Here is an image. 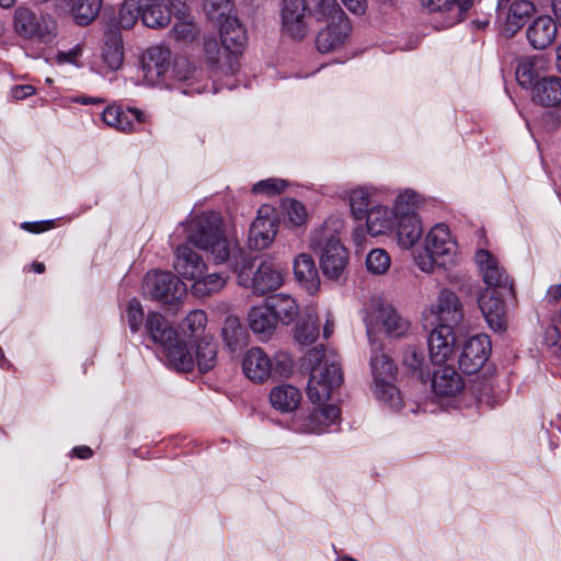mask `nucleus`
<instances>
[{
    "mask_svg": "<svg viewBox=\"0 0 561 561\" xmlns=\"http://www.w3.org/2000/svg\"><path fill=\"white\" fill-rule=\"evenodd\" d=\"M409 322L403 319L390 305L376 307L366 318V329L369 342H378L377 330L382 329L390 336H402L409 330Z\"/></svg>",
    "mask_w": 561,
    "mask_h": 561,
    "instance_id": "nucleus-13",
    "label": "nucleus"
},
{
    "mask_svg": "<svg viewBox=\"0 0 561 561\" xmlns=\"http://www.w3.org/2000/svg\"><path fill=\"white\" fill-rule=\"evenodd\" d=\"M376 191L368 186H357L347 193L351 213L356 219H364L373 206H375Z\"/></svg>",
    "mask_w": 561,
    "mask_h": 561,
    "instance_id": "nucleus-38",
    "label": "nucleus"
},
{
    "mask_svg": "<svg viewBox=\"0 0 561 561\" xmlns=\"http://www.w3.org/2000/svg\"><path fill=\"white\" fill-rule=\"evenodd\" d=\"M173 266L179 278L192 282L191 293L198 298L219 293L227 283L222 273H208L202 255L186 244L178 247Z\"/></svg>",
    "mask_w": 561,
    "mask_h": 561,
    "instance_id": "nucleus-3",
    "label": "nucleus"
},
{
    "mask_svg": "<svg viewBox=\"0 0 561 561\" xmlns=\"http://www.w3.org/2000/svg\"><path fill=\"white\" fill-rule=\"evenodd\" d=\"M204 10L211 21H220L222 18L231 14V0H205Z\"/></svg>",
    "mask_w": 561,
    "mask_h": 561,
    "instance_id": "nucleus-48",
    "label": "nucleus"
},
{
    "mask_svg": "<svg viewBox=\"0 0 561 561\" xmlns=\"http://www.w3.org/2000/svg\"><path fill=\"white\" fill-rule=\"evenodd\" d=\"M207 324V316L202 310L191 311L183 321V329L192 336L199 335Z\"/></svg>",
    "mask_w": 561,
    "mask_h": 561,
    "instance_id": "nucleus-49",
    "label": "nucleus"
},
{
    "mask_svg": "<svg viewBox=\"0 0 561 561\" xmlns=\"http://www.w3.org/2000/svg\"><path fill=\"white\" fill-rule=\"evenodd\" d=\"M309 416L300 425V430L306 433L319 434L327 431L331 425L340 420V409L335 404H318Z\"/></svg>",
    "mask_w": 561,
    "mask_h": 561,
    "instance_id": "nucleus-29",
    "label": "nucleus"
},
{
    "mask_svg": "<svg viewBox=\"0 0 561 561\" xmlns=\"http://www.w3.org/2000/svg\"><path fill=\"white\" fill-rule=\"evenodd\" d=\"M424 249L426 254L419 255L415 261L425 273H433L436 267L448 270L460 261L458 243L444 224L435 225L425 234Z\"/></svg>",
    "mask_w": 561,
    "mask_h": 561,
    "instance_id": "nucleus-5",
    "label": "nucleus"
},
{
    "mask_svg": "<svg viewBox=\"0 0 561 561\" xmlns=\"http://www.w3.org/2000/svg\"><path fill=\"white\" fill-rule=\"evenodd\" d=\"M295 279L309 294L313 295L320 287V277L313 257L308 253L298 254L293 262Z\"/></svg>",
    "mask_w": 561,
    "mask_h": 561,
    "instance_id": "nucleus-28",
    "label": "nucleus"
},
{
    "mask_svg": "<svg viewBox=\"0 0 561 561\" xmlns=\"http://www.w3.org/2000/svg\"><path fill=\"white\" fill-rule=\"evenodd\" d=\"M402 363L407 368L416 373L423 366L424 356L415 346H409L403 354Z\"/></svg>",
    "mask_w": 561,
    "mask_h": 561,
    "instance_id": "nucleus-54",
    "label": "nucleus"
},
{
    "mask_svg": "<svg viewBox=\"0 0 561 561\" xmlns=\"http://www.w3.org/2000/svg\"><path fill=\"white\" fill-rule=\"evenodd\" d=\"M102 0H75L72 15L77 24L88 25L98 16Z\"/></svg>",
    "mask_w": 561,
    "mask_h": 561,
    "instance_id": "nucleus-41",
    "label": "nucleus"
},
{
    "mask_svg": "<svg viewBox=\"0 0 561 561\" xmlns=\"http://www.w3.org/2000/svg\"><path fill=\"white\" fill-rule=\"evenodd\" d=\"M561 334L557 327H549L545 334V341L547 345L556 347L554 353L561 354V343H560Z\"/></svg>",
    "mask_w": 561,
    "mask_h": 561,
    "instance_id": "nucleus-57",
    "label": "nucleus"
},
{
    "mask_svg": "<svg viewBox=\"0 0 561 561\" xmlns=\"http://www.w3.org/2000/svg\"><path fill=\"white\" fill-rule=\"evenodd\" d=\"M72 454L81 459H88L92 456V450L88 446H80L72 449Z\"/></svg>",
    "mask_w": 561,
    "mask_h": 561,
    "instance_id": "nucleus-62",
    "label": "nucleus"
},
{
    "mask_svg": "<svg viewBox=\"0 0 561 561\" xmlns=\"http://www.w3.org/2000/svg\"><path fill=\"white\" fill-rule=\"evenodd\" d=\"M50 227H51V225L48 222H24V224H22V228L25 230H28L31 232H41Z\"/></svg>",
    "mask_w": 561,
    "mask_h": 561,
    "instance_id": "nucleus-60",
    "label": "nucleus"
},
{
    "mask_svg": "<svg viewBox=\"0 0 561 561\" xmlns=\"http://www.w3.org/2000/svg\"><path fill=\"white\" fill-rule=\"evenodd\" d=\"M170 51L160 46L147 49L142 57V76L149 84L158 83L169 68Z\"/></svg>",
    "mask_w": 561,
    "mask_h": 561,
    "instance_id": "nucleus-24",
    "label": "nucleus"
},
{
    "mask_svg": "<svg viewBox=\"0 0 561 561\" xmlns=\"http://www.w3.org/2000/svg\"><path fill=\"white\" fill-rule=\"evenodd\" d=\"M535 12V5L529 0H516L504 4V8L496 5V14L504 20L503 32L506 36H514L530 19Z\"/></svg>",
    "mask_w": 561,
    "mask_h": 561,
    "instance_id": "nucleus-19",
    "label": "nucleus"
},
{
    "mask_svg": "<svg viewBox=\"0 0 561 561\" xmlns=\"http://www.w3.org/2000/svg\"><path fill=\"white\" fill-rule=\"evenodd\" d=\"M472 0H421L422 8L432 15L434 26L449 28L465 20Z\"/></svg>",
    "mask_w": 561,
    "mask_h": 561,
    "instance_id": "nucleus-12",
    "label": "nucleus"
},
{
    "mask_svg": "<svg viewBox=\"0 0 561 561\" xmlns=\"http://www.w3.org/2000/svg\"><path fill=\"white\" fill-rule=\"evenodd\" d=\"M456 335L449 325H437L428 336V354L433 364L440 365L453 357Z\"/></svg>",
    "mask_w": 561,
    "mask_h": 561,
    "instance_id": "nucleus-20",
    "label": "nucleus"
},
{
    "mask_svg": "<svg viewBox=\"0 0 561 561\" xmlns=\"http://www.w3.org/2000/svg\"><path fill=\"white\" fill-rule=\"evenodd\" d=\"M531 98L546 107L561 104V77L552 75L538 79L533 87Z\"/></svg>",
    "mask_w": 561,
    "mask_h": 561,
    "instance_id": "nucleus-30",
    "label": "nucleus"
},
{
    "mask_svg": "<svg viewBox=\"0 0 561 561\" xmlns=\"http://www.w3.org/2000/svg\"><path fill=\"white\" fill-rule=\"evenodd\" d=\"M217 354V343L213 336L206 335L197 342L194 365H197L201 373H207L216 366Z\"/></svg>",
    "mask_w": 561,
    "mask_h": 561,
    "instance_id": "nucleus-40",
    "label": "nucleus"
},
{
    "mask_svg": "<svg viewBox=\"0 0 561 561\" xmlns=\"http://www.w3.org/2000/svg\"><path fill=\"white\" fill-rule=\"evenodd\" d=\"M305 0H282L280 30L293 39H302L310 32V18Z\"/></svg>",
    "mask_w": 561,
    "mask_h": 561,
    "instance_id": "nucleus-14",
    "label": "nucleus"
},
{
    "mask_svg": "<svg viewBox=\"0 0 561 561\" xmlns=\"http://www.w3.org/2000/svg\"><path fill=\"white\" fill-rule=\"evenodd\" d=\"M422 203V197L416 192L405 190L397 196L393 210L398 217L408 216V214H415Z\"/></svg>",
    "mask_w": 561,
    "mask_h": 561,
    "instance_id": "nucleus-42",
    "label": "nucleus"
},
{
    "mask_svg": "<svg viewBox=\"0 0 561 561\" xmlns=\"http://www.w3.org/2000/svg\"><path fill=\"white\" fill-rule=\"evenodd\" d=\"M103 121L110 126L124 133L135 130V123H142L145 115L140 110L128 108L127 111L115 106H108L103 112Z\"/></svg>",
    "mask_w": 561,
    "mask_h": 561,
    "instance_id": "nucleus-32",
    "label": "nucleus"
},
{
    "mask_svg": "<svg viewBox=\"0 0 561 561\" xmlns=\"http://www.w3.org/2000/svg\"><path fill=\"white\" fill-rule=\"evenodd\" d=\"M309 247L313 251L320 250V267L327 278L339 280L344 275L350 254L333 230L329 227L316 230Z\"/></svg>",
    "mask_w": 561,
    "mask_h": 561,
    "instance_id": "nucleus-7",
    "label": "nucleus"
},
{
    "mask_svg": "<svg viewBox=\"0 0 561 561\" xmlns=\"http://www.w3.org/2000/svg\"><path fill=\"white\" fill-rule=\"evenodd\" d=\"M273 364L260 347L250 348L242 359V370L247 378L254 382H263L268 378Z\"/></svg>",
    "mask_w": 561,
    "mask_h": 561,
    "instance_id": "nucleus-27",
    "label": "nucleus"
},
{
    "mask_svg": "<svg viewBox=\"0 0 561 561\" xmlns=\"http://www.w3.org/2000/svg\"><path fill=\"white\" fill-rule=\"evenodd\" d=\"M13 26L15 33L20 36L44 44L50 43L56 36L55 22L44 16H37L35 12L26 7L15 9Z\"/></svg>",
    "mask_w": 561,
    "mask_h": 561,
    "instance_id": "nucleus-11",
    "label": "nucleus"
},
{
    "mask_svg": "<svg viewBox=\"0 0 561 561\" xmlns=\"http://www.w3.org/2000/svg\"><path fill=\"white\" fill-rule=\"evenodd\" d=\"M221 334L227 346L230 350H236L243 335V329L238 318L231 316L227 317L222 325Z\"/></svg>",
    "mask_w": 561,
    "mask_h": 561,
    "instance_id": "nucleus-44",
    "label": "nucleus"
},
{
    "mask_svg": "<svg viewBox=\"0 0 561 561\" xmlns=\"http://www.w3.org/2000/svg\"><path fill=\"white\" fill-rule=\"evenodd\" d=\"M293 360L287 353H279L275 357V369L280 375L286 376L291 373Z\"/></svg>",
    "mask_w": 561,
    "mask_h": 561,
    "instance_id": "nucleus-56",
    "label": "nucleus"
},
{
    "mask_svg": "<svg viewBox=\"0 0 561 561\" xmlns=\"http://www.w3.org/2000/svg\"><path fill=\"white\" fill-rule=\"evenodd\" d=\"M365 218L368 233L377 237L390 232L394 227L398 216L394 210L386 206L375 205Z\"/></svg>",
    "mask_w": 561,
    "mask_h": 561,
    "instance_id": "nucleus-34",
    "label": "nucleus"
},
{
    "mask_svg": "<svg viewBox=\"0 0 561 561\" xmlns=\"http://www.w3.org/2000/svg\"><path fill=\"white\" fill-rule=\"evenodd\" d=\"M310 377L307 394L314 404L327 402L343 381L340 359L333 352L323 347H314L306 355Z\"/></svg>",
    "mask_w": 561,
    "mask_h": 561,
    "instance_id": "nucleus-2",
    "label": "nucleus"
},
{
    "mask_svg": "<svg viewBox=\"0 0 561 561\" xmlns=\"http://www.w3.org/2000/svg\"><path fill=\"white\" fill-rule=\"evenodd\" d=\"M537 61L534 58H525L519 61L516 68V79L524 88H531L536 83L537 78Z\"/></svg>",
    "mask_w": 561,
    "mask_h": 561,
    "instance_id": "nucleus-45",
    "label": "nucleus"
},
{
    "mask_svg": "<svg viewBox=\"0 0 561 561\" xmlns=\"http://www.w3.org/2000/svg\"><path fill=\"white\" fill-rule=\"evenodd\" d=\"M265 302L275 316L277 323L289 324L299 313L298 304L291 296L286 294L270 296Z\"/></svg>",
    "mask_w": 561,
    "mask_h": 561,
    "instance_id": "nucleus-36",
    "label": "nucleus"
},
{
    "mask_svg": "<svg viewBox=\"0 0 561 561\" xmlns=\"http://www.w3.org/2000/svg\"><path fill=\"white\" fill-rule=\"evenodd\" d=\"M248 322L251 330L257 334L261 340L270 339L278 324L266 302L250 309Z\"/></svg>",
    "mask_w": 561,
    "mask_h": 561,
    "instance_id": "nucleus-33",
    "label": "nucleus"
},
{
    "mask_svg": "<svg viewBox=\"0 0 561 561\" xmlns=\"http://www.w3.org/2000/svg\"><path fill=\"white\" fill-rule=\"evenodd\" d=\"M205 51H206L207 57L211 64L217 65L220 69L229 72L227 70V67L229 65L227 56H230V54L225 48H224V50H221L218 47V44L216 41H206L205 42Z\"/></svg>",
    "mask_w": 561,
    "mask_h": 561,
    "instance_id": "nucleus-52",
    "label": "nucleus"
},
{
    "mask_svg": "<svg viewBox=\"0 0 561 561\" xmlns=\"http://www.w3.org/2000/svg\"><path fill=\"white\" fill-rule=\"evenodd\" d=\"M463 387L462 377L451 366H444L433 375L432 388L439 398H454L462 392Z\"/></svg>",
    "mask_w": 561,
    "mask_h": 561,
    "instance_id": "nucleus-25",
    "label": "nucleus"
},
{
    "mask_svg": "<svg viewBox=\"0 0 561 561\" xmlns=\"http://www.w3.org/2000/svg\"><path fill=\"white\" fill-rule=\"evenodd\" d=\"M435 313L438 325H449L454 329L463 319L462 304L459 297L450 289H443L438 294Z\"/></svg>",
    "mask_w": 561,
    "mask_h": 561,
    "instance_id": "nucleus-23",
    "label": "nucleus"
},
{
    "mask_svg": "<svg viewBox=\"0 0 561 561\" xmlns=\"http://www.w3.org/2000/svg\"><path fill=\"white\" fill-rule=\"evenodd\" d=\"M168 0H124L118 24L122 28H131L139 18L142 23L151 28L164 27L171 21V11L167 5Z\"/></svg>",
    "mask_w": 561,
    "mask_h": 561,
    "instance_id": "nucleus-8",
    "label": "nucleus"
},
{
    "mask_svg": "<svg viewBox=\"0 0 561 561\" xmlns=\"http://www.w3.org/2000/svg\"><path fill=\"white\" fill-rule=\"evenodd\" d=\"M561 298V284L551 286L548 290V299L551 302H557Z\"/></svg>",
    "mask_w": 561,
    "mask_h": 561,
    "instance_id": "nucleus-63",
    "label": "nucleus"
},
{
    "mask_svg": "<svg viewBox=\"0 0 561 561\" xmlns=\"http://www.w3.org/2000/svg\"><path fill=\"white\" fill-rule=\"evenodd\" d=\"M491 353V341L486 334L470 337L463 345L459 365L466 374L477 373Z\"/></svg>",
    "mask_w": 561,
    "mask_h": 561,
    "instance_id": "nucleus-18",
    "label": "nucleus"
},
{
    "mask_svg": "<svg viewBox=\"0 0 561 561\" xmlns=\"http://www.w3.org/2000/svg\"><path fill=\"white\" fill-rule=\"evenodd\" d=\"M344 5L356 14H363L366 10V1L365 0H342Z\"/></svg>",
    "mask_w": 561,
    "mask_h": 561,
    "instance_id": "nucleus-59",
    "label": "nucleus"
},
{
    "mask_svg": "<svg viewBox=\"0 0 561 561\" xmlns=\"http://www.w3.org/2000/svg\"><path fill=\"white\" fill-rule=\"evenodd\" d=\"M144 295L165 305L181 301L187 293L185 284L170 272L154 271L146 275L142 283Z\"/></svg>",
    "mask_w": 561,
    "mask_h": 561,
    "instance_id": "nucleus-10",
    "label": "nucleus"
},
{
    "mask_svg": "<svg viewBox=\"0 0 561 561\" xmlns=\"http://www.w3.org/2000/svg\"><path fill=\"white\" fill-rule=\"evenodd\" d=\"M479 308L488 325L495 332H503L507 328V311L497 289L485 288L479 296Z\"/></svg>",
    "mask_w": 561,
    "mask_h": 561,
    "instance_id": "nucleus-17",
    "label": "nucleus"
},
{
    "mask_svg": "<svg viewBox=\"0 0 561 561\" xmlns=\"http://www.w3.org/2000/svg\"><path fill=\"white\" fill-rule=\"evenodd\" d=\"M103 61L111 70H117L123 62V46L118 37H113L103 50Z\"/></svg>",
    "mask_w": 561,
    "mask_h": 561,
    "instance_id": "nucleus-47",
    "label": "nucleus"
},
{
    "mask_svg": "<svg viewBox=\"0 0 561 561\" xmlns=\"http://www.w3.org/2000/svg\"><path fill=\"white\" fill-rule=\"evenodd\" d=\"M83 54V45L82 44H76L73 47L66 51H58L55 60L57 64H71L77 67H79V59L81 58Z\"/></svg>",
    "mask_w": 561,
    "mask_h": 561,
    "instance_id": "nucleus-55",
    "label": "nucleus"
},
{
    "mask_svg": "<svg viewBox=\"0 0 561 561\" xmlns=\"http://www.w3.org/2000/svg\"><path fill=\"white\" fill-rule=\"evenodd\" d=\"M423 228L416 214L398 217L397 240L402 249H412L421 239Z\"/></svg>",
    "mask_w": 561,
    "mask_h": 561,
    "instance_id": "nucleus-35",
    "label": "nucleus"
},
{
    "mask_svg": "<svg viewBox=\"0 0 561 561\" xmlns=\"http://www.w3.org/2000/svg\"><path fill=\"white\" fill-rule=\"evenodd\" d=\"M186 239L193 245L207 251L216 263L230 262L241 253L239 244L229 240L224 224L216 213H204L185 224Z\"/></svg>",
    "mask_w": 561,
    "mask_h": 561,
    "instance_id": "nucleus-1",
    "label": "nucleus"
},
{
    "mask_svg": "<svg viewBox=\"0 0 561 561\" xmlns=\"http://www.w3.org/2000/svg\"><path fill=\"white\" fill-rule=\"evenodd\" d=\"M216 22L219 25L222 46L230 54L227 56L229 62L227 70L233 73L238 68L237 56L242 53L247 43L245 30L233 14Z\"/></svg>",
    "mask_w": 561,
    "mask_h": 561,
    "instance_id": "nucleus-15",
    "label": "nucleus"
},
{
    "mask_svg": "<svg viewBox=\"0 0 561 561\" xmlns=\"http://www.w3.org/2000/svg\"><path fill=\"white\" fill-rule=\"evenodd\" d=\"M551 8L557 21L561 26V0H551Z\"/></svg>",
    "mask_w": 561,
    "mask_h": 561,
    "instance_id": "nucleus-64",
    "label": "nucleus"
},
{
    "mask_svg": "<svg viewBox=\"0 0 561 561\" xmlns=\"http://www.w3.org/2000/svg\"><path fill=\"white\" fill-rule=\"evenodd\" d=\"M476 263L486 288L501 291L511 287L507 274L500 266L497 259L488 250H479L476 253Z\"/></svg>",
    "mask_w": 561,
    "mask_h": 561,
    "instance_id": "nucleus-21",
    "label": "nucleus"
},
{
    "mask_svg": "<svg viewBox=\"0 0 561 561\" xmlns=\"http://www.w3.org/2000/svg\"><path fill=\"white\" fill-rule=\"evenodd\" d=\"M288 220L294 226H301L307 221L308 213L304 204L295 199H288L284 203Z\"/></svg>",
    "mask_w": 561,
    "mask_h": 561,
    "instance_id": "nucleus-50",
    "label": "nucleus"
},
{
    "mask_svg": "<svg viewBox=\"0 0 561 561\" xmlns=\"http://www.w3.org/2000/svg\"><path fill=\"white\" fill-rule=\"evenodd\" d=\"M311 22L319 24L336 21L345 15L336 0H305Z\"/></svg>",
    "mask_w": 561,
    "mask_h": 561,
    "instance_id": "nucleus-37",
    "label": "nucleus"
},
{
    "mask_svg": "<svg viewBox=\"0 0 561 561\" xmlns=\"http://www.w3.org/2000/svg\"><path fill=\"white\" fill-rule=\"evenodd\" d=\"M334 330V319L331 313H327L325 322L323 325V336L329 339Z\"/></svg>",
    "mask_w": 561,
    "mask_h": 561,
    "instance_id": "nucleus-61",
    "label": "nucleus"
},
{
    "mask_svg": "<svg viewBox=\"0 0 561 561\" xmlns=\"http://www.w3.org/2000/svg\"><path fill=\"white\" fill-rule=\"evenodd\" d=\"M145 328L151 341L162 347L171 367L178 371H191L194 368L193 356L185 343L180 340L178 331L161 313L149 312Z\"/></svg>",
    "mask_w": 561,
    "mask_h": 561,
    "instance_id": "nucleus-4",
    "label": "nucleus"
},
{
    "mask_svg": "<svg viewBox=\"0 0 561 561\" xmlns=\"http://www.w3.org/2000/svg\"><path fill=\"white\" fill-rule=\"evenodd\" d=\"M237 273L238 284L255 295H265L277 290L284 283V272L270 261L255 265L242 251L231 263Z\"/></svg>",
    "mask_w": 561,
    "mask_h": 561,
    "instance_id": "nucleus-6",
    "label": "nucleus"
},
{
    "mask_svg": "<svg viewBox=\"0 0 561 561\" xmlns=\"http://www.w3.org/2000/svg\"><path fill=\"white\" fill-rule=\"evenodd\" d=\"M126 321L133 333L138 332L144 323V310L141 304L133 299L126 308Z\"/></svg>",
    "mask_w": 561,
    "mask_h": 561,
    "instance_id": "nucleus-51",
    "label": "nucleus"
},
{
    "mask_svg": "<svg viewBox=\"0 0 561 561\" xmlns=\"http://www.w3.org/2000/svg\"><path fill=\"white\" fill-rule=\"evenodd\" d=\"M366 268L374 275H383L391 265V257L383 249H373L366 256Z\"/></svg>",
    "mask_w": 561,
    "mask_h": 561,
    "instance_id": "nucleus-43",
    "label": "nucleus"
},
{
    "mask_svg": "<svg viewBox=\"0 0 561 561\" xmlns=\"http://www.w3.org/2000/svg\"><path fill=\"white\" fill-rule=\"evenodd\" d=\"M370 367L374 378V391L376 397L387 402L392 409H400L402 400L399 390L393 385L396 366L390 357L382 352L379 342H370Z\"/></svg>",
    "mask_w": 561,
    "mask_h": 561,
    "instance_id": "nucleus-9",
    "label": "nucleus"
},
{
    "mask_svg": "<svg viewBox=\"0 0 561 561\" xmlns=\"http://www.w3.org/2000/svg\"><path fill=\"white\" fill-rule=\"evenodd\" d=\"M317 35L316 44L321 53H329L340 48L348 38L352 26L346 15L341 20L329 21Z\"/></svg>",
    "mask_w": 561,
    "mask_h": 561,
    "instance_id": "nucleus-22",
    "label": "nucleus"
},
{
    "mask_svg": "<svg viewBox=\"0 0 561 561\" xmlns=\"http://www.w3.org/2000/svg\"><path fill=\"white\" fill-rule=\"evenodd\" d=\"M558 33L556 21L542 15L533 21L527 28V39L535 49H545L553 43Z\"/></svg>",
    "mask_w": 561,
    "mask_h": 561,
    "instance_id": "nucleus-31",
    "label": "nucleus"
},
{
    "mask_svg": "<svg viewBox=\"0 0 561 561\" xmlns=\"http://www.w3.org/2000/svg\"><path fill=\"white\" fill-rule=\"evenodd\" d=\"M300 391L290 385H280L274 387L270 393L272 405L282 412H291L296 410L300 403Z\"/></svg>",
    "mask_w": 561,
    "mask_h": 561,
    "instance_id": "nucleus-39",
    "label": "nucleus"
},
{
    "mask_svg": "<svg viewBox=\"0 0 561 561\" xmlns=\"http://www.w3.org/2000/svg\"><path fill=\"white\" fill-rule=\"evenodd\" d=\"M319 336L318 320L309 317L301 322L295 330V340L301 345H311Z\"/></svg>",
    "mask_w": 561,
    "mask_h": 561,
    "instance_id": "nucleus-46",
    "label": "nucleus"
},
{
    "mask_svg": "<svg viewBox=\"0 0 561 561\" xmlns=\"http://www.w3.org/2000/svg\"><path fill=\"white\" fill-rule=\"evenodd\" d=\"M278 221L275 210L263 205L257 210V216L249 231V245L254 250L268 248L277 234Z\"/></svg>",
    "mask_w": 561,
    "mask_h": 561,
    "instance_id": "nucleus-16",
    "label": "nucleus"
},
{
    "mask_svg": "<svg viewBox=\"0 0 561 561\" xmlns=\"http://www.w3.org/2000/svg\"><path fill=\"white\" fill-rule=\"evenodd\" d=\"M286 182L279 179H266L259 181L252 187L254 194H263L265 196H274L284 191Z\"/></svg>",
    "mask_w": 561,
    "mask_h": 561,
    "instance_id": "nucleus-53",
    "label": "nucleus"
},
{
    "mask_svg": "<svg viewBox=\"0 0 561 561\" xmlns=\"http://www.w3.org/2000/svg\"><path fill=\"white\" fill-rule=\"evenodd\" d=\"M35 93V88L30 84L15 85L11 90V94L15 100L26 99Z\"/></svg>",
    "mask_w": 561,
    "mask_h": 561,
    "instance_id": "nucleus-58",
    "label": "nucleus"
},
{
    "mask_svg": "<svg viewBox=\"0 0 561 561\" xmlns=\"http://www.w3.org/2000/svg\"><path fill=\"white\" fill-rule=\"evenodd\" d=\"M167 5L171 11V16L173 15L176 19L173 26L175 38L185 42L194 41L198 34V30L185 2L181 0H168Z\"/></svg>",
    "mask_w": 561,
    "mask_h": 561,
    "instance_id": "nucleus-26",
    "label": "nucleus"
}]
</instances>
